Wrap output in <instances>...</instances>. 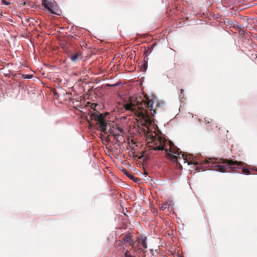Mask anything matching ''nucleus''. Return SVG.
Wrapping results in <instances>:
<instances>
[{
    "label": "nucleus",
    "mask_w": 257,
    "mask_h": 257,
    "mask_svg": "<svg viewBox=\"0 0 257 257\" xmlns=\"http://www.w3.org/2000/svg\"><path fill=\"white\" fill-rule=\"evenodd\" d=\"M32 75H29L27 78H32Z\"/></svg>",
    "instance_id": "a211bd4d"
},
{
    "label": "nucleus",
    "mask_w": 257,
    "mask_h": 257,
    "mask_svg": "<svg viewBox=\"0 0 257 257\" xmlns=\"http://www.w3.org/2000/svg\"><path fill=\"white\" fill-rule=\"evenodd\" d=\"M90 117L91 120H94L98 122L99 124V129L101 132L104 133H106L107 124L104 120L105 116H104L102 113L94 112L91 113Z\"/></svg>",
    "instance_id": "7ed1b4c3"
},
{
    "label": "nucleus",
    "mask_w": 257,
    "mask_h": 257,
    "mask_svg": "<svg viewBox=\"0 0 257 257\" xmlns=\"http://www.w3.org/2000/svg\"><path fill=\"white\" fill-rule=\"evenodd\" d=\"M70 59L73 62H76L81 60L82 58L79 54H75L70 57Z\"/></svg>",
    "instance_id": "423d86ee"
},
{
    "label": "nucleus",
    "mask_w": 257,
    "mask_h": 257,
    "mask_svg": "<svg viewBox=\"0 0 257 257\" xmlns=\"http://www.w3.org/2000/svg\"><path fill=\"white\" fill-rule=\"evenodd\" d=\"M172 202L171 200H168L165 203V205L166 206H167V208H169L170 207H171L172 206Z\"/></svg>",
    "instance_id": "9b49d317"
},
{
    "label": "nucleus",
    "mask_w": 257,
    "mask_h": 257,
    "mask_svg": "<svg viewBox=\"0 0 257 257\" xmlns=\"http://www.w3.org/2000/svg\"><path fill=\"white\" fill-rule=\"evenodd\" d=\"M119 85L118 83H115L114 84H112V85H111L110 86H114V87H115V86H117Z\"/></svg>",
    "instance_id": "dca6fc26"
},
{
    "label": "nucleus",
    "mask_w": 257,
    "mask_h": 257,
    "mask_svg": "<svg viewBox=\"0 0 257 257\" xmlns=\"http://www.w3.org/2000/svg\"><path fill=\"white\" fill-rule=\"evenodd\" d=\"M224 163H227V165H217L215 167V170L220 172H224L227 168H230V166L237 165L238 166H242L243 163L242 162L233 161L232 160H224Z\"/></svg>",
    "instance_id": "20e7f679"
},
{
    "label": "nucleus",
    "mask_w": 257,
    "mask_h": 257,
    "mask_svg": "<svg viewBox=\"0 0 257 257\" xmlns=\"http://www.w3.org/2000/svg\"><path fill=\"white\" fill-rule=\"evenodd\" d=\"M192 164V163H191V162H188V165H190V164Z\"/></svg>",
    "instance_id": "6ab92c4d"
},
{
    "label": "nucleus",
    "mask_w": 257,
    "mask_h": 257,
    "mask_svg": "<svg viewBox=\"0 0 257 257\" xmlns=\"http://www.w3.org/2000/svg\"><path fill=\"white\" fill-rule=\"evenodd\" d=\"M125 257H132L130 254V253H129V251H126V252H125Z\"/></svg>",
    "instance_id": "2eb2a0df"
},
{
    "label": "nucleus",
    "mask_w": 257,
    "mask_h": 257,
    "mask_svg": "<svg viewBox=\"0 0 257 257\" xmlns=\"http://www.w3.org/2000/svg\"><path fill=\"white\" fill-rule=\"evenodd\" d=\"M148 138H150V141L148 142L149 147L156 151L164 150L165 140L163 138L152 135H148Z\"/></svg>",
    "instance_id": "f03ea898"
},
{
    "label": "nucleus",
    "mask_w": 257,
    "mask_h": 257,
    "mask_svg": "<svg viewBox=\"0 0 257 257\" xmlns=\"http://www.w3.org/2000/svg\"><path fill=\"white\" fill-rule=\"evenodd\" d=\"M193 164H194V165H197V164H198V163H197V162H194Z\"/></svg>",
    "instance_id": "aec40b11"
},
{
    "label": "nucleus",
    "mask_w": 257,
    "mask_h": 257,
    "mask_svg": "<svg viewBox=\"0 0 257 257\" xmlns=\"http://www.w3.org/2000/svg\"><path fill=\"white\" fill-rule=\"evenodd\" d=\"M169 155L170 156L171 158L173 159V158L176 159V155H180V154L178 152H172V154H169Z\"/></svg>",
    "instance_id": "1a4fd4ad"
},
{
    "label": "nucleus",
    "mask_w": 257,
    "mask_h": 257,
    "mask_svg": "<svg viewBox=\"0 0 257 257\" xmlns=\"http://www.w3.org/2000/svg\"><path fill=\"white\" fill-rule=\"evenodd\" d=\"M129 240H130V238H128V237H127L126 238L124 239V240L127 242L129 241Z\"/></svg>",
    "instance_id": "f3484780"
},
{
    "label": "nucleus",
    "mask_w": 257,
    "mask_h": 257,
    "mask_svg": "<svg viewBox=\"0 0 257 257\" xmlns=\"http://www.w3.org/2000/svg\"><path fill=\"white\" fill-rule=\"evenodd\" d=\"M183 89H181V93H183Z\"/></svg>",
    "instance_id": "412c9836"
},
{
    "label": "nucleus",
    "mask_w": 257,
    "mask_h": 257,
    "mask_svg": "<svg viewBox=\"0 0 257 257\" xmlns=\"http://www.w3.org/2000/svg\"><path fill=\"white\" fill-rule=\"evenodd\" d=\"M142 245L144 248H147V245L146 243L147 237L146 236H143L141 238Z\"/></svg>",
    "instance_id": "6e6552de"
},
{
    "label": "nucleus",
    "mask_w": 257,
    "mask_h": 257,
    "mask_svg": "<svg viewBox=\"0 0 257 257\" xmlns=\"http://www.w3.org/2000/svg\"><path fill=\"white\" fill-rule=\"evenodd\" d=\"M123 107L125 110L130 111L136 116L143 119L145 124H152L150 118L145 109L141 108L132 102L124 104Z\"/></svg>",
    "instance_id": "f257e3e1"
},
{
    "label": "nucleus",
    "mask_w": 257,
    "mask_h": 257,
    "mask_svg": "<svg viewBox=\"0 0 257 257\" xmlns=\"http://www.w3.org/2000/svg\"><path fill=\"white\" fill-rule=\"evenodd\" d=\"M2 3L5 5L8 6L10 5V3L7 2V0H2Z\"/></svg>",
    "instance_id": "4468645a"
},
{
    "label": "nucleus",
    "mask_w": 257,
    "mask_h": 257,
    "mask_svg": "<svg viewBox=\"0 0 257 257\" xmlns=\"http://www.w3.org/2000/svg\"><path fill=\"white\" fill-rule=\"evenodd\" d=\"M43 6L49 12L54 14H57L53 0H42Z\"/></svg>",
    "instance_id": "39448f33"
},
{
    "label": "nucleus",
    "mask_w": 257,
    "mask_h": 257,
    "mask_svg": "<svg viewBox=\"0 0 257 257\" xmlns=\"http://www.w3.org/2000/svg\"><path fill=\"white\" fill-rule=\"evenodd\" d=\"M160 209L162 210H164L166 208H167V206L165 205V203H164L160 207Z\"/></svg>",
    "instance_id": "ddd939ff"
},
{
    "label": "nucleus",
    "mask_w": 257,
    "mask_h": 257,
    "mask_svg": "<svg viewBox=\"0 0 257 257\" xmlns=\"http://www.w3.org/2000/svg\"><path fill=\"white\" fill-rule=\"evenodd\" d=\"M123 172H124V174L127 177L130 178L131 179L134 180L135 177H134V176H133V175H131L130 174H129L126 170H125V171H124Z\"/></svg>",
    "instance_id": "9d476101"
},
{
    "label": "nucleus",
    "mask_w": 257,
    "mask_h": 257,
    "mask_svg": "<svg viewBox=\"0 0 257 257\" xmlns=\"http://www.w3.org/2000/svg\"><path fill=\"white\" fill-rule=\"evenodd\" d=\"M151 251L153 252V249H151Z\"/></svg>",
    "instance_id": "4be33fe9"
},
{
    "label": "nucleus",
    "mask_w": 257,
    "mask_h": 257,
    "mask_svg": "<svg viewBox=\"0 0 257 257\" xmlns=\"http://www.w3.org/2000/svg\"><path fill=\"white\" fill-rule=\"evenodd\" d=\"M242 172L245 174L248 175L250 174L249 170L246 168H243L242 170Z\"/></svg>",
    "instance_id": "f8f14e48"
},
{
    "label": "nucleus",
    "mask_w": 257,
    "mask_h": 257,
    "mask_svg": "<svg viewBox=\"0 0 257 257\" xmlns=\"http://www.w3.org/2000/svg\"><path fill=\"white\" fill-rule=\"evenodd\" d=\"M150 101L148 102L147 105L149 109L151 111H153L154 113H156V111L155 109H153V102L150 103Z\"/></svg>",
    "instance_id": "0eeeda50"
}]
</instances>
